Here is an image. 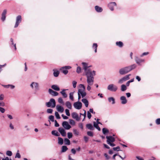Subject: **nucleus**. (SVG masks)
Instances as JSON below:
<instances>
[{"label": "nucleus", "mask_w": 160, "mask_h": 160, "mask_svg": "<svg viewBox=\"0 0 160 160\" xmlns=\"http://www.w3.org/2000/svg\"><path fill=\"white\" fill-rule=\"evenodd\" d=\"M82 64L84 70L85 74L87 78V82L88 83L87 89L89 91L91 89V86L94 83V77L96 75V72L89 69L91 66H89L88 63L82 62Z\"/></svg>", "instance_id": "obj_1"}, {"label": "nucleus", "mask_w": 160, "mask_h": 160, "mask_svg": "<svg viewBox=\"0 0 160 160\" xmlns=\"http://www.w3.org/2000/svg\"><path fill=\"white\" fill-rule=\"evenodd\" d=\"M136 68L135 64L128 67H124L119 69V72L120 75H124L129 72Z\"/></svg>", "instance_id": "obj_2"}, {"label": "nucleus", "mask_w": 160, "mask_h": 160, "mask_svg": "<svg viewBox=\"0 0 160 160\" xmlns=\"http://www.w3.org/2000/svg\"><path fill=\"white\" fill-rule=\"evenodd\" d=\"M85 86L82 84H80L79 86V88L78 91V94L80 95L82 98L85 97L87 94L85 92Z\"/></svg>", "instance_id": "obj_3"}, {"label": "nucleus", "mask_w": 160, "mask_h": 160, "mask_svg": "<svg viewBox=\"0 0 160 160\" xmlns=\"http://www.w3.org/2000/svg\"><path fill=\"white\" fill-rule=\"evenodd\" d=\"M46 105L48 107L54 108L56 106L55 101L54 99L51 98L49 102H46Z\"/></svg>", "instance_id": "obj_4"}, {"label": "nucleus", "mask_w": 160, "mask_h": 160, "mask_svg": "<svg viewBox=\"0 0 160 160\" xmlns=\"http://www.w3.org/2000/svg\"><path fill=\"white\" fill-rule=\"evenodd\" d=\"M118 89V88L116 85L113 84L109 85L107 87V89L111 91L115 92Z\"/></svg>", "instance_id": "obj_5"}, {"label": "nucleus", "mask_w": 160, "mask_h": 160, "mask_svg": "<svg viewBox=\"0 0 160 160\" xmlns=\"http://www.w3.org/2000/svg\"><path fill=\"white\" fill-rule=\"evenodd\" d=\"M131 75V74L127 75L126 76L123 77L118 81V83L122 84L125 81L128 80L129 79V77Z\"/></svg>", "instance_id": "obj_6"}, {"label": "nucleus", "mask_w": 160, "mask_h": 160, "mask_svg": "<svg viewBox=\"0 0 160 160\" xmlns=\"http://www.w3.org/2000/svg\"><path fill=\"white\" fill-rule=\"evenodd\" d=\"M30 86L32 88H35L36 91L39 90V84L37 82H32L30 84Z\"/></svg>", "instance_id": "obj_7"}, {"label": "nucleus", "mask_w": 160, "mask_h": 160, "mask_svg": "<svg viewBox=\"0 0 160 160\" xmlns=\"http://www.w3.org/2000/svg\"><path fill=\"white\" fill-rule=\"evenodd\" d=\"M71 68V67L70 66H65V67H62L60 68V70L62 71V72L63 73L66 75L68 73V72L67 69H70Z\"/></svg>", "instance_id": "obj_8"}, {"label": "nucleus", "mask_w": 160, "mask_h": 160, "mask_svg": "<svg viewBox=\"0 0 160 160\" xmlns=\"http://www.w3.org/2000/svg\"><path fill=\"white\" fill-rule=\"evenodd\" d=\"M22 21V17L20 15H18L16 18V22L14 27L16 28L19 25V23L21 22Z\"/></svg>", "instance_id": "obj_9"}, {"label": "nucleus", "mask_w": 160, "mask_h": 160, "mask_svg": "<svg viewBox=\"0 0 160 160\" xmlns=\"http://www.w3.org/2000/svg\"><path fill=\"white\" fill-rule=\"evenodd\" d=\"M73 106L75 108L79 110L82 108V103L80 102H77L74 103Z\"/></svg>", "instance_id": "obj_10"}, {"label": "nucleus", "mask_w": 160, "mask_h": 160, "mask_svg": "<svg viewBox=\"0 0 160 160\" xmlns=\"http://www.w3.org/2000/svg\"><path fill=\"white\" fill-rule=\"evenodd\" d=\"M63 127L66 130L69 129L71 128V126L69 125L68 122L66 121H64L62 124Z\"/></svg>", "instance_id": "obj_11"}, {"label": "nucleus", "mask_w": 160, "mask_h": 160, "mask_svg": "<svg viewBox=\"0 0 160 160\" xmlns=\"http://www.w3.org/2000/svg\"><path fill=\"white\" fill-rule=\"evenodd\" d=\"M116 6V4L115 2H111L108 4V7L109 9L112 11L114 10V8Z\"/></svg>", "instance_id": "obj_12"}, {"label": "nucleus", "mask_w": 160, "mask_h": 160, "mask_svg": "<svg viewBox=\"0 0 160 160\" xmlns=\"http://www.w3.org/2000/svg\"><path fill=\"white\" fill-rule=\"evenodd\" d=\"M107 139V143H109L110 142H113L115 141V138L111 136H107L106 137Z\"/></svg>", "instance_id": "obj_13"}, {"label": "nucleus", "mask_w": 160, "mask_h": 160, "mask_svg": "<svg viewBox=\"0 0 160 160\" xmlns=\"http://www.w3.org/2000/svg\"><path fill=\"white\" fill-rule=\"evenodd\" d=\"M135 60L136 63L139 65H140L141 63L144 62L145 61L144 59H141L137 56H135Z\"/></svg>", "instance_id": "obj_14"}, {"label": "nucleus", "mask_w": 160, "mask_h": 160, "mask_svg": "<svg viewBox=\"0 0 160 160\" xmlns=\"http://www.w3.org/2000/svg\"><path fill=\"white\" fill-rule=\"evenodd\" d=\"M48 92L52 96H56L58 95V92L53 90L50 88L48 89Z\"/></svg>", "instance_id": "obj_15"}, {"label": "nucleus", "mask_w": 160, "mask_h": 160, "mask_svg": "<svg viewBox=\"0 0 160 160\" xmlns=\"http://www.w3.org/2000/svg\"><path fill=\"white\" fill-rule=\"evenodd\" d=\"M58 130L62 136L65 137L66 135V132L64 129L62 128H58Z\"/></svg>", "instance_id": "obj_16"}, {"label": "nucleus", "mask_w": 160, "mask_h": 160, "mask_svg": "<svg viewBox=\"0 0 160 160\" xmlns=\"http://www.w3.org/2000/svg\"><path fill=\"white\" fill-rule=\"evenodd\" d=\"M72 118L75 119L77 121H79L80 120V118L79 117L77 113L75 112L72 113Z\"/></svg>", "instance_id": "obj_17"}, {"label": "nucleus", "mask_w": 160, "mask_h": 160, "mask_svg": "<svg viewBox=\"0 0 160 160\" xmlns=\"http://www.w3.org/2000/svg\"><path fill=\"white\" fill-rule=\"evenodd\" d=\"M7 10L5 9L3 10L2 13L1 19L3 22H4L6 18V15L7 13Z\"/></svg>", "instance_id": "obj_18"}, {"label": "nucleus", "mask_w": 160, "mask_h": 160, "mask_svg": "<svg viewBox=\"0 0 160 160\" xmlns=\"http://www.w3.org/2000/svg\"><path fill=\"white\" fill-rule=\"evenodd\" d=\"M120 100L121 101V103L123 104H126L127 102V100L125 97L124 96H122L120 98Z\"/></svg>", "instance_id": "obj_19"}, {"label": "nucleus", "mask_w": 160, "mask_h": 160, "mask_svg": "<svg viewBox=\"0 0 160 160\" xmlns=\"http://www.w3.org/2000/svg\"><path fill=\"white\" fill-rule=\"evenodd\" d=\"M56 109L57 111L61 113L64 110L63 108L59 105H57L56 106Z\"/></svg>", "instance_id": "obj_20"}, {"label": "nucleus", "mask_w": 160, "mask_h": 160, "mask_svg": "<svg viewBox=\"0 0 160 160\" xmlns=\"http://www.w3.org/2000/svg\"><path fill=\"white\" fill-rule=\"evenodd\" d=\"M68 89H63L60 92V93L62 95L63 98H66L67 96V94H66L65 91Z\"/></svg>", "instance_id": "obj_21"}, {"label": "nucleus", "mask_w": 160, "mask_h": 160, "mask_svg": "<svg viewBox=\"0 0 160 160\" xmlns=\"http://www.w3.org/2000/svg\"><path fill=\"white\" fill-rule=\"evenodd\" d=\"M51 88L56 91H59L60 90L59 87L56 85H53L51 86Z\"/></svg>", "instance_id": "obj_22"}, {"label": "nucleus", "mask_w": 160, "mask_h": 160, "mask_svg": "<svg viewBox=\"0 0 160 160\" xmlns=\"http://www.w3.org/2000/svg\"><path fill=\"white\" fill-rule=\"evenodd\" d=\"M2 86L5 88H10L11 89H13L15 88V86L14 85L10 84H8V85H2Z\"/></svg>", "instance_id": "obj_23"}, {"label": "nucleus", "mask_w": 160, "mask_h": 160, "mask_svg": "<svg viewBox=\"0 0 160 160\" xmlns=\"http://www.w3.org/2000/svg\"><path fill=\"white\" fill-rule=\"evenodd\" d=\"M95 8L96 11L98 12H101L102 11V9L98 6H95Z\"/></svg>", "instance_id": "obj_24"}, {"label": "nucleus", "mask_w": 160, "mask_h": 160, "mask_svg": "<svg viewBox=\"0 0 160 160\" xmlns=\"http://www.w3.org/2000/svg\"><path fill=\"white\" fill-rule=\"evenodd\" d=\"M82 101L84 103L86 107H88V100L86 99H82Z\"/></svg>", "instance_id": "obj_25"}, {"label": "nucleus", "mask_w": 160, "mask_h": 160, "mask_svg": "<svg viewBox=\"0 0 160 160\" xmlns=\"http://www.w3.org/2000/svg\"><path fill=\"white\" fill-rule=\"evenodd\" d=\"M109 102H111L112 104L115 103V101L114 98L113 97H109L108 98Z\"/></svg>", "instance_id": "obj_26"}, {"label": "nucleus", "mask_w": 160, "mask_h": 160, "mask_svg": "<svg viewBox=\"0 0 160 160\" xmlns=\"http://www.w3.org/2000/svg\"><path fill=\"white\" fill-rule=\"evenodd\" d=\"M86 127L88 129L90 130H93L94 129L93 126L91 124H86Z\"/></svg>", "instance_id": "obj_27"}, {"label": "nucleus", "mask_w": 160, "mask_h": 160, "mask_svg": "<svg viewBox=\"0 0 160 160\" xmlns=\"http://www.w3.org/2000/svg\"><path fill=\"white\" fill-rule=\"evenodd\" d=\"M65 105L68 109H71L72 108V104L69 102L67 101L65 103Z\"/></svg>", "instance_id": "obj_28"}, {"label": "nucleus", "mask_w": 160, "mask_h": 160, "mask_svg": "<svg viewBox=\"0 0 160 160\" xmlns=\"http://www.w3.org/2000/svg\"><path fill=\"white\" fill-rule=\"evenodd\" d=\"M52 134L56 136H60L59 133L56 130H53L52 131Z\"/></svg>", "instance_id": "obj_29"}, {"label": "nucleus", "mask_w": 160, "mask_h": 160, "mask_svg": "<svg viewBox=\"0 0 160 160\" xmlns=\"http://www.w3.org/2000/svg\"><path fill=\"white\" fill-rule=\"evenodd\" d=\"M116 45L120 48L122 47L123 46V43L121 41L116 42Z\"/></svg>", "instance_id": "obj_30"}, {"label": "nucleus", "mask_w": 160, "mask_h": 160, "mask_svg": "<svg viewBox=\"0 0 160 160\" xmlns=\"http://www.w3.org/2000/svg\"><path fill=\"white\" fill-rule=\"evenodd\" d=\"M98 47V45L97 43H94L93 44L92 48L94 49V51L95 52H97V48Z\"/></svg>", "instance_id": "obj_31"}, {"label": "nucleus", "mask_w": 160, "mask_h": 160, "mask_svg": "<svg viewBox=\"0 0 160 160\" xmlns=\"http://www.w3.org/2000/svg\"><path fill=\"white\" fill-rule=\"evenodd\" d=\"M64 142L65 144L69 145L70 144V140L68 138H65L64 140Z\"/></svg>", "instance_id": "obj_32"}, {"label": "nucleus", "mask_w": 160, "mask_h": 160, "mask_svg": "<svg viewBox=\"0 0 160 160\" xmlns=\"http://www.w3.org/2000/svg\"><path fill=\"white\" fill-rule=\"evenodd\" d=\"M63 139L60 137L58 138V143L60 145L63 144Z\"/></svg>", "instance_id": "obj_33"}, {"label": "nucleus", "mask_w": 160, "mask_h": 160, "mask_svg": "<svg viewBox=\"0 0 160 160\" xmlns=\"http://www.w3.org/2000/svg\"><path fill=\"white\" fill-rule=\"evenodd\" d=\"M73 94L74 92H71L69 93V98L72 101L74 100Z\"/></svg>", "instance_id": "obj_34"}, {"label": "nucleus", "mask_w": 160, "mask_h": 160, "mask_svg": "<svg viewBox=\"0 0 160 160\" xmlns=\"http://www.w3.org/2000/svg\"><path fill=\"white\" fill-rule=\"evenodd\" d=\"M127 89V87L124 84L122 85L121 86V90L122 91H124Z\"/></svg>", "instance_id": "obj_35"}, {"label": "nucleus", "mask_w": 160, "mask_h": 160, "mask_svg": "<svg viewBox=\"0 0 160 160\" xmlns=\"http://www.w3.org/2000/svg\"><path fill=\"white\" fill-rule=\"evenodd\" d=\"M68 148L66 146H63L62 148V152H65L68 150Z\"/></svg>", "instance_id": "obj_36"}, {"label": "nucleus", "mask_w": 160, "mask_h": 160, "mask_svg": "<svg viewBox=\"0 0 160 160\" xmlns=\"http://www.w3.org/2000/svg\"><path fill=\"white\" fill-rule=\"evenodd\" d=\"M82 69L81 67L79 66H78L77 67L76 72L78 73H80L81 72Z\"/></svg>", "instance_id": "obj_37"}, {"label": "nucleus", "mask_w": 160, "mask_h": 160, "mask_svg": "<svg viewBox=\"0 0 160 160\" xmlns=\"http://www.w3.org/2000/svg\"><path fill=\"white\" fill-rule=\"evenodd\" d=\"M10 41L11 42L12 45H13V46H14V47L15 50H16L17 48H16V44H14V43H13V39L12 38H11L10 39Z\"/></svg>", "instance_id": "obj_38"}, {"label": "nucleus", "mask_w": 160, "mask_h": 160, "mask_svg": "<svg viewBox=\"0 0 160 160\" xmlns=\"http://www.w3.org/2000/svg\"><path fill=\"white\" fill-rule=\"evenodd\" d=\"M102 132L103 134H105L108 132V130L106 128H104L102 129Z\"/></svg>", "instance_id": "obj_39"}, {"label": "nucleus", "mask_w": 160, "mask_h": 160, "mask_svg": "<svg viewBox=\"0 0 160 160\" xmlns=\"http://www.w3.org/2000/svg\"><path fill=\"white\" fill-rule=\"evenodd\" d=\"M59 74V72L58 71H54L53 72V75L55 77H57Z\"/></svg>", "instance_id": "obj_40"}, {"label": "nucleus", "mask_w": 160, "mask_h": 160, "mask_svg": "<svg viewBox=\"0 0 160 160\" xmlns=\"http://www.w3.org/2000/svg\"><path fill=\"white\" fill-rule=\"evenodd\" d=\"M70 124L72 125H75V121L72 119L69 120Z\"/></svg>", "instance_id": "obj_41"}, {"label": "nucleus", "mask_w": 160, "mask_h": 160, "mask_svg": "<svg viewBox=\"0 0 160 160\" xmlns=\"http://www.w3.org/2000/svg\"><path fill=\"white\" fill-rule=\"evenodd\" d=\"M12 153L11 151H7L6 152V155L9 156H11L12 155Z\"/></svg>", "instance_id": "obj_42"}, {"label": "nucleus", "mask_w": 160, "mask_h": 160, "mask_svg": "<svg viewBox=\"0 0 160 160\" xmlns=\"http://www.w3.org/2000/svg\"><path fill=\"white\" fill-rule=\"evenodd\" d=\"M15 158H21V155L19 152V151L18 150L17 151V152L16 154V156H15Z\"/></svg>", "instance_id": "obj_43"}, {"label": "nucleus", "mask_w": 160, "mask_h": 160, "mask_svg": "<svg viewBox=\"0 0 160 160\" xmlns=\"http://www.w3.org/2000/svg\"><path fill=\"white\" fill-rule=\"evenodd\" d=\"M73 132L75 135L78 136L79 135V132L76 129H74L73 130Z\"/></svg>", "instance_id": "obj_44"}, {"label": "nucleus", "mask_w": 160, "mask_h": 160, "mask_svg": "<svg viewBox=\"0 0 160 160\" xmlns=\"http://www.w3.org/2000/svg\"><path fill=\"white\" fill-rule=\"evenodd\" d=\"M77 82L76 81H73L72 82V84L73 85V87L74 88H75L76 87Z\"/></svg>", "instance_id": "obj_45"}, {"label": "nucleus", "mask_w": 160, "mask_h": 160, "mask_svg": "<svg viewBox=\"0 0 160 160\" xmlns=\"http://www.w3.org/2000/svg\"><path fill=\"white\" fill-rule=\"evenodd\" d=\"M55 116L56 117V118L57 119H60V115L58 113V112H55Z\"/></svg>", "instance_id": "obj_46"}, {"label": "nucleus", "mask_w": 160, "mask_h": 160, "mask_svg": "<svg viewBox=\"0 0 160 160\" xmlns=\"http://www.w3.org/2000/svg\"><path fill=\"white\" fill-rule=\"evenodd\" d=\"M88 135L91 137H92L93 136V133L91 131H88L87 132Z\"/></svg>", "instance_id": "obj_47"}, {"label": "nucleus", "mask_w": 160, "mask_h": 160, "mask_svg": "<svg viewBox=\"0 0 160 160\" xmlns=\"http://www.w3.org/2000/svg\"><path fill=\"white\" fill-rule=\"evenodd\" d=\"M58 101L59 103H63V102L62 98H58Z\"/></svg>", "instance_id": "obj_48"}, {"label": "nucleus", "mask_w": 160, "mask_h": 160, "mask_svg": "<svg viewBox=\"0 0 160 160\" xmlns=\"http://www.w3.org/2000/svg\"><path fill=\"white\" fill-rule=\"evenodd\" d=\"M72 134L71 132H69L68 133V138L70 139L72 137Z\"/></svg>", "instance_id": "obj_49"}, {"label": "nucleus", "mask_w": 160, "mask_h": 160, "mask_svg": "<svg viewBox=\"0 0 160 160\" xmlns=\"http://www.w3.org/2000/svg\"><path fill=\"white\" fill-rule=\"evenodd\" d=\"M49 119L52 122L54 121V117L53 116L51 115L49 117Z\"/></svg>", "instance_id": "obj_50"}, {"label": "nucleus", "mask_w": 160, "mask_h": 160, "mask_svg": "<svg viewBox=\"0 0 160 160\" xmlns=\"http://www.w3.org/2000/svg\"><path fill=\"white\" fill-rule=\"evenodd\" d=\"M156 123L157 125L160 124V118L157 119L156 120Z\"/></svg>", "instance_id": "obj_51"}, {"label": "nucleus", "mask_w": 160, "mask_h": 160, "mask_svg": "<svg viewBox=\"0 0 160 160\" xmlns=\"http://www.w3.org/2000/svg\"><path fill=\"white\" fill-rule=\"evenodd\" d=\"M65 112H66V114L68 116H70V114L69 113V110H68V109H65Z\"/></svg>", "instance_id": "obj_52"}, {"label": "nucleus", "mask_w": 160, "mask_h": 160, "mask_svg": "<svg viewBox=\"0 0 160 160\" xmlns=\"http://www.w3.org/2000/svg\"><path fill=\"white\" fill-rule=\"evenodd\" d=\"M87 116L88 118L89 119H90L91 117V114L89 111H88L87 112Z\"/></svg>", "instance_id": "obj_53"}, {"label": "nucleus", "mask_w": 160, "mask_h": 160, "mask_svg": "<svg viewBox=\"0 0 160 160\" xmlns=\"http://www.w3.org/2000/svg\"><path fill=\"white\" fill-rule=\"evenodd\" d=\"M47 112L49 113H52V112L53 110L51 109H48L47 110Z\"/></svg>", "instance_id": "obj_54"}, {"label": "nucleus", "mask_w": 160, "mask_h": 160, "mask_svg": "<svg viewBox=\"0 0 160 160\" xmlns=\"http://www.w3.org/2000/svg\"><path fill=\"white\" fill-rule=\"evenodd\" d=\"M149 54L148 52H144L141 55H140V56L141 57H142L144 56L147 55Z\"/></svg>", "instance_id": "obj_55"}, {"label": "nucleus", "mask_w": 160, "mask_h": 160, "mask_svg": "<svg viewBox=\"0 0 160 160\" xmlns=\"http://www.w3.org/2000/svg\"><path fill=\"white\" fill-rule=\"evenodd\" d=\"M119 149H120V147L118 146L117 147H116L113 148V149L114 151H119L120 150Z\"/></svg>", "instance_id": "obj_56"}, {"label": "nucleus", "mask_w": 160, "mask_h": 160, "mask_svg": "<svg viewBox=\"0 0 160 160\" xmlns=\"http://www.w3.org/2000/svg\"><path fill=\"white\" fill-rule=\"evenodd\" d=\"M78 126L81 129H83V124L82 123H79L78 124Z\"/></svg>", "instance_id": "obj_57"}, {"label": "nucleus", "mask_w": 160, "mask_h": 160, "mask_svg": "<svg viewBox=\"0 0 160 160\" xmlns=\"http://www.w3.org/2000/svg\"><path fill=\"white\" fill-rule=\"evenodd\" d=\"M93 126H94V127L96 128H97L98 127V123L97 122H93Z\"/></svg>", "instance_id": "obj_58"}, {"label": "nucleus", "mask_w": 160, "mask_h": 160, "mask_svg": "<svg viewBox=\"0 0 160 160\" xmlns=\"http://www.w3.org/2000/svg\"><path fill=\"white\" fill-rule=\"evenodd\" d=\"M0 111L2 113L4 112L5 111V109L2 107H0Z\"/></svg>", "instance_id": "obj_59"}, {"label": "nucleus", "mask_w": 160, "mask_h": 160, "mask_svg": "<svg viewBox=\"0 0 160 160\" xmlns=\"http://www.w3.org/2000/svg\"><path fill=\"white\" fill-rule=\"evenodd\" d=\"M9 127L12 130L14 128V126L11 123H10L9 124Z\"/></svg>", "instance_id": "obj_60"}, {"label": "nucleus", "mask_w": 160, "mask_h": 160, "mask_svg": "<svg viewBox=\"0 0 160 160\" xmlns=\"http://www.w3.org/2000/svg\"><path fill=\"white\" fill-rule=\"evenodd\" d=\"M62 116L64 119H67L68 118V117L67 116L64 115L63 114L62 115Z\"/></svg>", "instance_id": "obj_61"}, {"label": "nucleus", "mask_w": 160, "mask_h": 160, "mask_svg": "<svg viewBox=\"0 0 160 160\" xmlns=\"http://www.w3.org/2000/svg\"><path fill=\"white\" fill-rule=\"evenodd\" d=\"M104 155L107 159H109V157L107 153H105L104 154Z\"/></svg>", "instance_id": "obj_62"}, {"label": "nucleus", "mask_w": 160, "mask_h": 160, "mask_svg": "<svg viewBox=\"0 0 160 160\" xmlns=\"http://www.w3.org/2000/svg\"><path fill=\"white\" fill-rule=\"evenodd\" d=\"M71 151L74 154H75L76 153V151L74 149H72L71 150Z\"/></svg>", "instance_id": "obj_63"}, {"label": "nucleus", "mask_w": 160, "mask_h": 160, "mask_svg": "<svg viewBox=\"0 0 160 160\" xmlns=\"http://www.w3.org/2000/svg\"><path fill=\"white\" fill-rule=\"evenodd\" d=\"M136 158L138 160H144L142 158L139 156H137Z\"/></svg>", "instance_id": "obj_64"}]
</instances>
